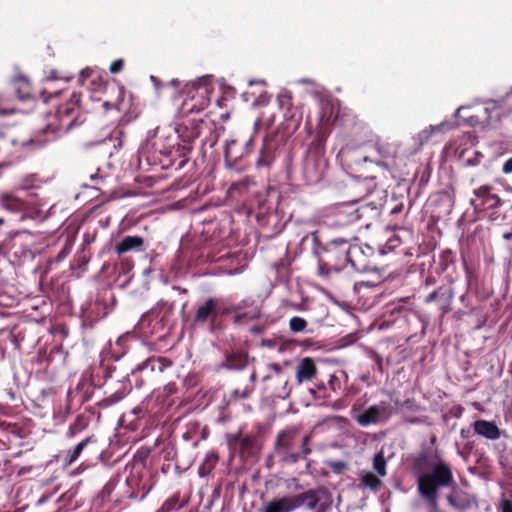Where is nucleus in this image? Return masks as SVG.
<instances>
[{
    "instance_id": "nucleus-1",
    "label": "nucleus",
    "mask_w": 512,
    "mask_h": 512,
    "mask_svg": "<svg viewBox=\"0 0 512 512\" xmlns=\"http://www.w3.org/2000/svg\"><path fill=\"white\" fill-rule=\"evenodd\" d=\"M360 248L352 245L344 238H334L327 242L318 252L319 274L329 275L331 272H340L349 263L356 268L354 255L360 253Z\"/></svg>"
},
{
    "instance_id": "nucleus-2",
    "label": "nucleus",
    "mask_w": 512,
    "mask_h": 512,
    "mask_svg": "<svg viewBox=\"0 0 512 512\" xmlns=\"http://www.w3.org/2000/svg\"><path fill=\"white\" fill-rule=\"evenodd\" d=\"M456 488L451 467L442 459L430 464V470L418 473L417 488L420 496L433 497L438 495L440 488Z\"/></svg>"
},
{
    "instance_id": "nucleus-3",
    "label": "nucleus",
    "mask_w": 512,
    "mask_h": 512,
    "mask_svg": "<svg viewBox=\"0 0 512 512\" xmlns=\"http://www.w3.org/2000/svg\"><path fill=\"white\" fill-rule=\"evenodd\" d=\"M310 436L300 434L296 427H290L280 432L275 441V451L286 463H296L310 454Z\"/></svg>"
},
{
    "instance_id": "nucleus-4",
    "label": "nucleus",
    "mask_w": 512,
    "mask_h": 512,
    "mask_svg": "<svg viewBox=\"0 0 512 512\" xmlns=\"http://www.w3.org/2000/svg\"><path fill=\"white\" fill-rule=\"evenodd\" d=\"M72 111L73 108L65 105L59 107L55 113L47 115L46 124L40 128V132L47 136L45 142L54 140L71 129L74 123V119L71 117ZM37 142L42 144L40 140H37Z\"/></svg>"
},
{
    "instance_id": "nucleus-5",
    "label": "nucleus",
    "mask_w": 512,
    "mask_h": 512,
    "mask_svg": "<svg viewBox=\"0 0 512 512\" xmlns=\"http://www.w3.org/2000/svg\"><path fill=\"white\" fill-rule=\"evenodd\" d=\"M236 309L228 307L222 298L209 297L197 306L194 314V323L196 325H204L209 322L211 330H213L215 323L220 317L228 315Z\"/></svg>"
},
{
    "instance_id": "nucleus-6",
    "label": "nucleus",
    "mask_w": 512,
    "mask_h": 512,
    "mask_svg": "<svg viewBox=\"0 0 512 512\" xmlns=\"http://www.w3.org/2000/svg\"><path fill=\"white\" fill-rule=\"evenodd\" d=\"M173 311L174 303L160 301L148 315L142 317L140 324L144 326L149 322L152 325V334L168 331L172 325Z\"/></svg>"
},
{
    "instance_id": "nucleus-7",
    "label": "nucleus",
    "mask_w": 512,
    "mask_h": 512,
    "mask_svg": "<svg viewBox=\"0 0 512 512\" xmlns=\"http://www.w3.org/2000/svg\"><path fill=\"white\" fill-rule=\"evenodd\" d=\"M124 138L125 134L121 128L117 127L114 129H105L102 132L101 137L82 143V148L84 150H89L96 146H106L107 152L111 156L114 152L118 151L123 146Z\"/></svg>"
},
{
    "instance_id": "nucleus-8",
    "label": "nucleus",
    "mask_w": 512,
    "mask_h": 512,
    "mask_svg": "<svg viewBox=\"0 0 512 512\" xmlns=\"http://www.w3.org/2000/svg\"><path fill=\"white\" fill-rule=\"evenodd\" d=\"M287 500L292 508V511L298 507L306 506L309 510H315L316 512L323 509L325 512L326 508L324 504H320V492L316 490H308L304 493L294 495V496H286Z\"/></svg>"
},
{
    "instance_id": "nucleus-9",
    "label": "nucleus",
    "mask_w": 512,
    "mask_h": 512,
    "mask_svg": "<svg viewBox=\"0 0 512 512\" xmlns=\"http://www.w3.org/2000/svg\"><path fill=\"white\" fill-rule=\"evenodd\" d=\"M390 403L382 401L376 405L370 406L363 413L357 415L355 420L361 426H369L380 421L383 417L389 416Z\"/></svg>"
},
{
    "instance_id": "nucleus-10",
    "label": "nucleus",
    "mask_w": 512,
    "mask_h": 512,
    "mask_svg": "<svg viewBox=\"0 0 512 512\" xmlns=\"http://www.w3.org/2000/svg\"><path fill=\"white\" fill-rule=\"evenodd\" d=\"M476 199H471V205L475 210L495 209L501 205V199L491 193L489 186H481L474 190Z\"/></svg>"
},
{
    "instance_id": "nucleus-11",
    "label": "nucleus",
    "mask_w": 512,
    "mask_h": 512,
    "mask_svg": "<svg viewBox=\"0 0 512 512\" xmlns=\"http://www.w3.org/2000/svg\"><path fill=\"white\" fill-rule=\"evenodd\" d=\"M369 208L367 206H356L355 203L343 204L338 207L337 218L340 224H349L360 220Z\"/></svg>"
},
{
    "instance_id": "nucleus-12",
    "label": "nucleus",
    "mask_w": 512,
    "mask_h": 512,
    "mask_svg": "<svg viewBox=\"0 0 512 512\" xmlns=\"http://www.w3.org/2000/svg\"><path fill=\"white\" fill-rule=\"evenodd\" d=\"M325 173L324 161L317 158H308L304 164V176L309 184L318 183Z\"/></svg>"
},
{
    "instance_id": "nucleus-13",
    "label": "nucleus",
    "mask_w": 512,
    "mask_h": 512,
    "mask_svg": "<svg viewBox=\"0 0 512 512\" xmlns=\"http://www.w3.org/2000/svg\"><path fill=\"white\" fill-rule=\"evenodd\" d=\"M172 362L167 358L161 357H149L142 363L138 364L137 367L132 371V373L136 372H145L147 376H150L154 372L162 373L167 367H170Z\"/></svg>"
},
{
    "instance_id": "nucleus-14",
    "label": "nucleus",
    "mask_w": 512,
    "mask_h": 512,
    "mask_svg": "<svg viewBox=\"0 0 512 512\" xmlns=\"http://www.w3.org/2000/svg\"><path fill=\"white\" fill-rule=\"evenodd\" d=\"M0 207L12 213H19L27 208V203L14 193L0 192Z\"/></svg>"
},
{
    "instance_id": "nucleus-15",
    "label": "nucleus",
    "mask_w": 512,
    "mask_h": 512,
    "mask_svg": "<svg viewBox=\"0 0 512 512\" xmlns=\"http://www.w3.org/2000/svg\"><path fill=\"white\" fill-rule=\"evenodd\" d=\"M358 488L362 490H370L374 493L378 492L382 486V478L368 470H360L357 473Z\"/></svg>"
},
{
    "instance_id": "nucleus-16",
    "label": "nucleus",
    "mask_w": 512,
    "mask_h": 512,
    "mask_svg": "<svg viewBox=\"0 0 512 512\" xmlns=\"http://www.w3.org/2000/svg\"><path fill=\"white\" fill-rule=\"evenodd\" d=\"M91 442H92V438L87 437L84 440H82L81 442H79L73 449H68V450L62 451L61 454L59 455V458L62 461L63 467H69L73 463H75L79 459L83 450Z\"/></svg>"
},
{
    "instance_id": "nucleus-17",
    "label": "nucleus",
    "mask_w": 512,
    "mask_h": 512,
    "mask_svg": "<svg viewBox=\"0 0 512 512\" xmlns=\"http://www.w3.org/2000/svg\"><path fill=\"white\" fill-rule=\"evenodd\" d=\"M472 426L476 434L486 439L496 440L500 437V429L494 422L477 420Z\"/></svg>"
},
{
    "instance_id": "nucleus-18",
    "label": "nucleus",
    "mask_w": 512,
    "mask_h": 512,
    "mask_svg": "<svg viewBox=\"0 0 512 512\" xmlns=\"http://www.w3.org/2000/svg\"><path fill=\"white\" fill-rule=\"evenodd\" d=\"M237 139H231L227 140L225 144V151H224V157H225V163L228 167H232L233 162H235L238 158L242 157L244 153L250 152V145L252 143V139L245 140L243 142L244 145V152L236 153L235 152V146L238 144Z\"/></svg>"
},
{
    "instance_id": "nucleus-19",
    "label": "nucleus",
    "mask_w": 512,
    "mask_h": 512,
    "mask_svg": "<svg viewBox=\"0 0 512 512\" xmlns=\"http://www.w3.org/2000/svg\"><path fill=\"white\" fill-rule=\"evenodd\" d=\"M248 356L242 351H232L225 355V361L221 367L228 370H241L247 366Z\"/></svg>"
},
{
    "instance_id": "nucleus-20",
    "label": "nucleus",
    "mask_w": 512,
    "mask_h": 512,
    "mask_svg": "<svg viewBox=\"0 0 512 512\" xmlns=\"http://www.w3.org/2000/svg\"><path fill=\"white\" fill-rule=\"evenodd\" d=\"M316 367L314 361L310 357L301 360L296 371V380L299 384L309 381L316 375Z\"/></svg>"
},
{
    "instance_id": "nucleus-21",
    "label": "nucleus",
    "mask_w": 512,
    "mask_h": 512,
    "mask_svg": "<svg viewBox=\"0 0 512 512\" xmlns=\"http://www.w3.org/2000/svg\"><path fill=\"white\" fill-rule=\"evenodd\" d=\"M144 244V240L140 236H125L115 246V252L118 255L127 253L133 250H140Z\"/></svg>"
},
{
    "instance_id": "nucleus-22",
    "label": "nucleus",
    "mask_w": 512,
    "mask_h": 512,
    "mask_svg": "<svg viewBox=\"0 0 512 512\" xmlns=\"http://www.w3.org/2000/svg\"><path fill=\"white\" fill-rule=\"evenodd\" d=\"M452 491L447 495L448 503L455 509L463 511L470 506L466 498V494L461 492L456 484V488H451Z\"/></svg>"
},
{
    "instance_id": "nucleus-23",
    "label": "nucleus",
    "mask_w": 512,
    "mask_h": 512,
    "mask_svg": "<svg viewBox=\"0 0 512 512\" xmlns=\"http://www.w3.org/2000/svg\"><path fill=\"white\" fill-rule=\"evenodd\" d=\"M274 161V151L273 148L267 145L266 143L263 145L260 150L259 156L256 160V167L258 169L261 168H269Z\"/></svg>"
},
{
    "instance_id": "nucleus-24",
    "label": "nucleus",
    "mask_w": 512,
    "mask_h": 512,
    "mask_svg": "<svg viewBox=\"0 0 512 512\" xmlns=\"http://www.w3.org/2000/svg\"><path fill=\"white\" fill-rule=\"evenodd\" d=\"M13 249L14 255L21 261L33 260L36 255L35 249H33L32 246L27 243H15Z\"/></svg>"
},
{
    "instance_id": "nucleus-25",
    "label": "nucleus",
    "mask_w": 512,
    "mask_h": 512,
    "mask_svg": "<svg viewBox=\"0 0 512 512\" xmlns=\"http://www.w3.org/2000/svg\"><path fill=\"white\" fill-rule=\"evenodd\" d=\"M373 470L375 471L374 474L378 475L380 478H383L387 474V462L384 457V452L380 450L375 456L373 457L372 461Z\"/></svg>"
},
{
    "instance_id": "nucleus-26",
    "label": "nucleus",
    "mask_w": 512,
    "mask_h": 512,
    "mask_svg": "<svg viewBox=\"0 0 512 512\" xmlns=\"http://www.w3.org/2000/svg\"><path fill=\"white\" fill-rule=\"evenodd\" d=\"M308 322L302 318V317H299V316H293L292 318H290L289 320V330L293 333V334H297V333H311L312 331L308 330Z\"/></svg>"
},
{
    "instance_id": "nucleus-27",
    "label": "nucleus",
    "mask_w": 512,
    "mask_h": 512,
    "mask_svg": "<svg viewBox=\"0 0 512 512\" xmlns=\"http://www.w3.org/2000/svg\"><path fill=\"white\" fill-rule=\"evenodd\" d=\"M218 461V456L214 452L208 453L204 462L199 466L198 473L201 477H205L215 467Z\"/></svg>"
},
{
    "instance_id": "nucleus-28",
    "label": "nucleus",
    "mask_w": 512,
    "mask_h": 512,
    "mask_svg": "<svg viewBox=\"0 0 512 512\" xmlns=\"http://www.w3.org/2000/svg\"><path fill=\"white\" fill-rule=\"evenodd\" d=\"M439 296H442V297L445 296L446 299H447V304H449V302L451 301V299L454 296V293H453V290L450 289V288L444 289V288L441 287L438 290H435L432 293H430L429 295H427L426 298H425V303H432Z\"/></svg>"
},
{
    "instance_id": "nucleus-29",
    "label": "nucleus",
    "mask_w": 512,
    "mask_h": 512,
    "mask_svg": "<svg viewBox=\"0 0 512 512\" xmlns=\"http://www.w3.org/2000/svg\"><path fill=\"white\" fill-rule=\"evenodd\" d=\"M259 315H260V312L257 308H254L248 312L238 313L234 316V323L240 324L246 319L254 320V319L258 318Z\"/></svg>"
},
{
    "instance_id": "nucleus-30",
    "label": "nucleus",
    "mask_w": 512,
    "mask_h": 512,
    "mask_svg": "<svg viewBox=\"0 0 512 512\" xmlns=\"http://www.w3.org/2000/svg\"><path fill=\"white\" fill-rule=\"evenodd\" d=\"M37 181V177L34 174L26 175L22 178L20 184L16 187L17 190H29L35 187V182Z\"/></svg>"
},
{
    "instance_id": "nucleus-31",
    "label": "nucleus",
    "mask_w": 512,
    "mask_h": 512,
    "mask_svg": "<svg viewBox=\"0 0 512 512\" xmlns=\"http://www.w3.org/2000/svg\"><path fill=\"white\" fill-rule=\"evenodd\" d=\"M446 125H447L446 122H442L438 125H431L427 129L422 131L421 137L427 141L432 133L441 132Z\"/></svg>"
},
{
    "instance_id": "nucleus-32",
    "label": "nucleus",
    "mask_w": 512,
    "mask_h": 512,
    "mask_svg": "<svg viewBox=\"0 0 512 512\" xmlns=\"http://www.w3.org/2000/svg\"><path fill=\"white\" fill-rule=\"evenodd\" d=\"M71 250H72V242L67 238L63 248L56 256V261L61 262L62 260H64L70 254Z\"/></svg>"
},
{
    "instance_id": "nucleus-33",
    "label": "nucleus",
    "mask_w": 512,
    "mask_h": 512,
    "mask_svg": "<svg viewBox=\"0 0 512 512\" xmlns=\"http://www.w3.org/2000/svg\"><path fill=\"white\" fill-rule=\"evenodd\" d=\"M124 62L121 59L115 60L110 65V72L113 74L119 73L123 69Z\"/></svg>"
},
{
    "instance_id": "nucleus-34",
    "label": "nucleus",
    "mask_w": 512,
    "mask_h": 512,
    "mask_svg": "<svg viewBox=\"0 0 512 512\" xmlns=\"http://www.w3.org/2000/svg\"><path fill=\"white\" fill-rule=\"evenodd\" d=\"M501 512H512V502L508 499H502L500 502Z\"/></svg>"
},
{
    "instance_id": "nucleus-35",
    "label": "nucleus",
    "mask_w": 512,
    "mask_h": 512,
    "mask_svg": "<svg viewBox=\"0 0 512 512\" xmlns=\"http://www.w3.org/2000/svg\"><path fill=\"white\" fill-rule=\"evenodd\" d=\"M177 502H178V497L174 496L165 501V503L163 504V509L171 510L174 508V506L176 505Z\"/></svg>"
},
{
    "instance_id": "nucleus-36",
    "label": "nucleus",
    "mask_w": 512,
    "mask_h": 512,
    "mask_svg": "<svg viewBox=\"0 0 512 512\" xmlns=\"http://www.w3.org/2000/svg\"><path fill=\"white\" fill-rule=\"evenodd\" d=\"M330 467L333 469V471L340 473L346 468V464L343 461H335L331 463Z\"/></svg>"
},
{
    "instance_id": "nucleus-37",
    "label": "nucleus",
    "mask_w": 512,
    "mask_h": 512,
    "mask_svg": "<svg viewBox=\"0 0 512 512\" xmlns=\"http://www.w3.org/2000/svg\"><path fill=\"white\" fill-rule=\"evenodd\" d=\"M502 172L504 174L512 173V157L506 160V162L503 164Z\"/></svg>"
},
{
    "instance_id": "nucleus-38",
    "label": "nucleus",
    "mask_w": 512,
    "mask_h": 512,
    "mask_svg": "<svg viewBox=\"0 0 512 512\" xmlns=\"http://www.w3.org/2000/svg\"><path fill=\"white\" fill-rule=\"evenodd\" d=\"M240 439V433L237 434H228L227 441L229 445H235Z\"/></svg>"
},
{
    "instance_id": "nucleus-39",
    "label": "nucleus",
    "mask_w": 512,
    "mask_h": 512,
    "mask_svg": "<svg viewBox=\"0 0 512 512\" xmlns=\"http://www.w3.org/2000/svg\"><path fill=\"white\" fill-rule=\"evenodd\" d=\"M207 81H208V79H207L206 77H203V78H201V79H198V80L194 81V82L192 83V85H193V87H194V88H199V87H201L202 85H206V82H207Z\"/></svg>"
},
{
    "instance_id": "nucleus-40",
    "label": "nucleus",
    "mask_w": 512,
    "mask_h": 512,
    "mask_svg": "<svg viewBox=\"0 0 512 512\" xmlns=\"http://www.w3.org/2000/svg\"><path fill=\"white\" fill-rule=\"evenodd\" d=\"M251 392V389H245L242 393H239L238 390H235L234 391V394L241 397V398H246Z\"/></svg>"
},
{
    "instance_id": "nucleus-41",
    "label": "nucleus",
    "mask_w": 512,
    "mask_h": 512,
    "mask_svg": "<svg viewBox=\"0 0 512 512\" xmlns=\"http://www.w3.org/2000/svg\"><path fill=\"white\" fill-rule=\"evenodd\" d=\"M14 83H19V84H22L23 86H27L28 85V82L25 78L23 77H20V78H17L14 80Z\"/></svg>"
},
{
    "instance_id": "nucleus-42",
    "label": "nucleus",
    "mask_w": 512,
    "mask_h": 512,
    "mask_svg": "<svg viewBox=\"0 0 512 512\" xmlns=\"http://www.w3.org/2000/svg\"><path fill=\"white\" fill-rule=\"evenodd\" d=\"M332 407L336 410H339L344 407L343 403L341 401H336L332 404Z\"/></svg>"
},
{
    "instance_id": "nucleus-43",
    "label": "nucleus",
    "mask_w": 512,
    "mask_h": 512,
    "mask_svg": "<svg viewBox=\"0 0 512 512\" xmlns=\"http://www.w3.org/2000/svg\"><path fill=\"white\" fill-rule=\"evenodd\" d=\"M375 149L378 151V153L382 156V157H385L386 156V152L384 151L383 147L379 146V145H376Z\"/></svg>"
},
{
    "instance_id": "nucleus-44",
    "label": "nucleus",
    "mask_w": 512,
    "mask_h": 512,
    "mask_svg": "<svg viewBox=\"0 0 512 512\" xmlns=\"http://www.w3.org/2000/svg\"><path fill=\"white\" fill-rule=\"evenodd\" d=\"M402 211V205H397L391 210V214H397Z\"/></svg>"
},
{
    "instance_id": "nucleus-45",
    "label": "nucleus",
    "mask_w": 512,
    "mask_h": 512,
    "mask_svg": "<svg viewBox=\"0 0 512 512\" xmlns=\"http://www.w3.org/2000/svg\"><path fill=\"white\" fill-rule=\"evenodd\" d=\"M466 108H467V106H464V105H462V106L458 107V108L456 109V111H455V114H454V115H455V117H458V116H459V114H460V112H461L462 110L466 109Z\"/></svg>"
},
{
    "instance_id": "nucleus-46",
    "label": "nucleus",
    "mask_w": 512,
    "mask_h": 512,
    "mask_svg": "<svg viewBox=\"0 0 512 512\" xmlns=\"http://www.w3.org/2000/svg\"><path fill=\"white\" fill-rule=\"evenodd\" d=\"M335 379H336V377H335V376H333V375H331V376H330L329 385H330V387H331V389H332L333 391L335 390V387H334V384H333V382H334V380H335Z\"/></svg>"
},
{
    "instance_id": "nucleus-47",
    "label": "nucleus",
    "mask_w": 512,
    "mask_h": 512,
    "mask_svg": "<svg viewBox=\"0 0 512 512\" xmlns=\"http://www.w3.org/2000/svg\"><path fill=\"white\" fill-rule=\"evenodd\" d=\"M88 74H89V73H88V69H86V70H82V71H81V78H85V77H87V76H88Z\"/></svg>"
},
{
    "instance_id": "nucleus-48",
    "label": "nucleus",
    "mask_w": 512,
    "mask_h": 512,
    "mask_svg": "<svg viewBox=\"0 0 512 512\" xmlns=\"http://www.w3.org/2000/svg\"><path fill=\"white\" fill-rule=\"evenodd\" d=\"M504 238H505V239H507V240L512 239V233H506V234H504Z\"/></svg>"
},
{
    "instance_id": "nucleus-49",
    "label": "nucleus",
    "mask_w": 512,
    "mask_h": 512,
    "mask_svg": "<svg viewBox=\"0 0 512 512\" xmlns=\"http://www.w3.org/2000/svg\"><path fill=\"white\" fill-rule=\"evenodd\" d=\"M490 111H491L490 107L485 108V112H486L488 118L490 117Z\"/></svg>"
},
{
    "instance_id": "nucleus-50",
    "label": "nucleus",
    "mask_w": 512,
    "mask_h": 512,
    "mask_svg": "<svg viewBox=\"0 0 512 512\" xmlns=\"http://www.w3.org/2000/svg\"><path fill=\"white\" fill-rule=\"evenodd\" d=\"M250 379H251V381H252V382H254V381L256 380V374H255V372H253V373L251 374Z\"/></svg>"
},
{
    "instance_id": "nucleus-51",
    "label": "nucleus",
    "mask_w": 512,
    "mask_h": 512,
    "mask_svg": "<svg viewBox=\"0 0 512 512\" xmlns=\"http://www.w3.org/2000/svg\"><path fill=\"white\" fill-rule=\"evenodd\" d=\"M460 433H461V436H462L463 438L467 437V432H466V430L462 429Z\"/></svg>"
},
{
    "instance_id": "nucleus-52",
    "label": "nucleus",
    "mask_w": 512,
    "mask_h": 512,
    "mask_svg": "<svg viewBox=\"0 0 512 512\" xmlns=\"http://www.w3.org/2000/svg\"><path fill=\"white\" fill-rule=\"evenodd\" d=\"M409 422H410V423H419V422H420V420H419V419H417V418H413V419L409 420Z\"/></svg>"
},
{
    "instance_id": "nucleus-53",
    "label": "nucleus",
    "mask_w": 512,
    "mask_h": 512,
    "mask_svg": "<svg viewBox=\"0 0 512 512\" xmlns=\"http://www.w3.org/2000/svg\"><path fill=\"white\" fill-rule=\"evenodd\" d=\"M170 84H171V85H173V86H176V85H178V80L173 79V80L170 82Z\"/></svg>"
},
{
    "instance_id": "nucleus-54",
    "label": "nucleus",
    "mask_w": 512,
    "mask_h": 512,
    "mask_svg": "<svg viewBox=\"0 0 512 512\" xmlns=\"http://www.w3.org/2000/svg\"><path fill=\"white\" fill-rule=\"evenodd\" d=\"M257 83H263V81H257ZM253 84H256V81H250L249 82V85H253Z\"/></svg>"
},
{
    "instance_id": "nucleus-55",
    "label": "nucleus",
    "mask_w": 512,
    "mask_h": 512,
    "mask_svg": "<svg viewBox=\"0 0 512 512\" xmlns=\"http://www.w3.org/2000/svg\"><path fill=\"white\" fill-rule=\"evenodd\" d=\"M363 161L367 162V161H372V160L369 157L366 156V157L363 158Z\"/></svg>"
},
{
    "instance_id": "nucleus-56",
    "label": "nucleus",
    "mask_w": 512,
    "mask_h": 512,
    "mask_svg": "<svg viewBox=\"0 0 512 512\" xmlns=\"http://www.w3.org/2000/svg\"><path fill=\"white\" fill-rule=\"evenodd\" d=\"M97 178H98L97 175H91L92 180H96Z\"/></svg>"
},
{
    "instance_id": "nucleus-57",
    "label": "nucleus",
    "mask_w": 512,
    "mask_h": 512,
    "mask_svg": "<svg viewBox=\"0 0 512 512\" xmlns=\"http://www.w3.org/2000/svg\"><path fill=\"white\" fill-rule=\"evenodd\" d=\"M324 388H325L324 384L318 385V389H324Z\"/></svg>"
},
{
    "instance_id": "nucleus-58",
    "label": "nucleus",
    "mask_w": 512,
    "mask_h": 512,
    "mask_svg": "<svg viewBox=\"0 0 512 512\" xmlns=\"http://www.w3.org/2000/svg\"><path fill=\"white\" fill-rule=\"evenodd\" d=\"M301 82H303V83H310V81L306 80V79H302Z\"/></svg>"
},
{
    "instance_id": "nucleus-59",
    "label": "nucleus",
    "mask_w": 512,
    "mask_h": 512,
    "mask_svg": "<svg viewBox=\"0 0 512 512\" xmlns=\"http://www.w3.org/2000/svg\"><path fill=\"white\" fill-rule=\"evenodd\" d=\"M448 312V308H443V313H447Z\"/></svg>"
},
{
    "instance_id": "nucleus-60",
    "label": "nucleus",
    "mask_w": 512,
    "mask_h": 512,
    "mask_svg": "<svg viewBox=\"0 0 512 512\" xmlns=\"http://www.w3.org/2000/svg\"><path fill=\"white\" fill-rule=\"evenodd\" d=\"M4 222V219L3 218H0V225H2Z\"/></svg>"
}]
</instances>
